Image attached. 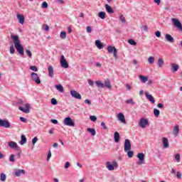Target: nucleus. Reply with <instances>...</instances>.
<instances>
[{
	"instance_id": "f257e3e1",
	"label": "nucleus",
	"mask_w": 182,
	"mask_h": 182,
	"mask_svg": "<svg viewBox=\"0 0 182 182\" xmlns=\"http://www.w3.org/2000/svg\"><path fill=\"white\" fill-rule=\"evenodd\" d=\"M11 39L14 41V46L17 50V52L21 55L24 56L25 55V50H23V46H22V44H21V41L19 40V36L11 35Z\"/></svg>"
},
{
	"instance_id": "f03ea898",
	"label": "nucleus",
	"mask_w": 182,
	"mask_h": 182,
	"mask_svg": "<svg viewBox=\"0 0 182 182\" xmlns=\"http://www.w3.org/2000/svg\"><path fill=\"white\" fill-rule=\"evenodd\" d=\"M60 63L61 68H63L64 69H68V68H69V63H68L66 58H65V55H61Z\"/></svg>"
},
{
	"instance_id": "7ed1b4c3",
	"label": "nucleus",
	"mask_w": 182,
	"mask_h": 182,
	"mask_svg": "<svg viewBox=\"0 0 182 182\" xmlns=\"http://www.w3.org/2000/svg\"><path fill=\"white\" fill-rule=\"evenodd\" d=\"M107 49L109 53H113L114 58L115 59H117V49H116L115 47H113L112 46H108Z\"/></svg>"
},
{
	"instance_id": "20e7f679",
	"label": "nucleus",
	"mask_w": 182,
	"mask_h": 182,
	"mask_svg": "<svg viewBox=\"0 0 182 182\" xmlns=\"http://www.w3.org/2000/svg\"><path fill=\"white\" fill-rule=\"evenodd\" d=\"M106 166H107V168H108V170L113 171V170H114V168H117L118 165H117V162L116 161H113L112 164V163H110V161H107L106 164Z\"/></svg>"
},
{
	"instance_id": "39448f33",
	"label": "nucleus",
	"mask_w": 182,
	"mask_h": 182,
	"mask_svg": "<svg viewBox=\"0 0 182 182\" xmlns=\"http://www.w3.org/2000/svg\"><path fill=\"white\" fill-rule=\"evenodd\" d=\"M31 79L33 82H35L36 85H41V78H39V75L36 73H31Z\"/></svg>"
},
{
	"instance_id": "423d86ee",
	"label": "nucleus",
	"mask_w": 182,
	"mask_h": 182,
	"mask_svg": "<svg viewBox=\"0 0 182 182\" xmlns=\"http://www.w3.org/2000/svg\"><path fill=\"white\" fill-rule=\"evenodd\" d=\"M64 124H65V126H70V127H75V122L72 121V118H70V117H68L65 118Z\"/></svg>"
},
{
	"instance_id": "0eeeda50",
	"label": "nucleus",
	"mask_w": 182,
	"mask_h": 182,
	"mask_svg": "<svg viewBox=\"0 0 182 182\" xmlns=\"http://www.w3.org/2000/svg\"><path fill=\"white\" fill-rule=\"evenodd\" d=\"M0 127L9 129V127H11V123H9L6 119H0Z\"/></svg>"
},
{
	"instance_id": "6e6552de",
	"label": "nucleus",
	"mask_w": 182,
	"mask_h": 182,
	"mask_svg": "<svg viewBox=\"0 0 182 182\" xmlns=\"http://www.w3.org/2000/svg\"><path fill=\"white\" fill-rule=\"evenodd\" d=\"M139 127L144 129L146 126H149V121L144 118H141L139 122Z\"/></svg>"
},
{
	"instance_id": "1a4fd4ad",
	"label": "nucleus",
	"mask_w": 182,
	"mask_h": 182,
	"mask_svg": "<svg viewBox=\"0 0 182 182\" xmlns=\"http://www.w3.org/2000/svg\"><path fill=\"white\" fill-rule=\"evenodd\" d=\"M8 145L11 149H14L17 151H20L21 150V147H19V146H18V144H16V142L15 141H9Z\"/></svg>"
},
{
	"instance_id": "9d476101",
	"label": "nucleus",
	"mask_w": 182,
	"mask_h": 182,
	"mask_svg": "<svg viewBox=\"0 0 182 182\" xmlns=\"http://www.w3.org/2000/svg\"><path fill=\"white\" fill-rule=\"evenodd\" d=\"M70 93L71 96L75 99H77L78 100H82V95L79 92H77V91L71 90Z\"/></svg>"
},
{
	"instance_id": "9b49d317",
	"label": "nucleus",
	"mask_w": 182,
	"mask_h": 182,
	"mask_svg": "<svg viewBox=\"0 0 182 182\" xmlns=\"http://www.w3.org/2000/svg\"><path fill=\"white\" fill-rule=\"evenodd\" d=\"M124 150V151H129V150H132V143H130L129 139H125Z\"/></svg>"
},
{
	"instance_id": "f8f14e48",
	"label": "nucleus",
	"mask_w": 182,
	"mask_h": 182,
	"mask_svg": "<svg viewBox=\"0 0 182 182\" xmlns=\"http://www.w3.org/2000/svg\"><path fill=\"white\" fill-rule=\"evenodd\" d=\"M172 22H173V25L179 29V31H181L182 32V24L180 21H178L177 18H172Z\"/></svg>"
},
{
	"instance_id": "ddd939ff",
	"label": "nucleus",
	"mask_w": 182,
	"mask_h": 182,
	"mask_svg": "<svg viewBox=\"0 0 182 182\" xmlns=\"http://www.w3.org/2000/svg\"><path fill=\"white\" fill-rule=\"evenodd\" d=\"M137 158L139 159V161L137 162V164L139 166H141V164H143L144 163V154L143 153H139L137 154Z\"/></svg>"
},
{
	"instance_id": "4468645a",
	"label": "nucleus",
	"mask_w": 182,
	"mask_h": 182,
	"mask_svg": "<svg viewBox=\"0 0 182 182\" xmlns=\"http://www.w3.org/2000/svg\"><path fill=\"white\" fill-rule=\"evenodd\" d=\"M18 109H19V110H21L23 113H29V112L31 111L29 104H26L25 105V108H23L22 107H19Z\"/></svg>"
},
{
	"instance_id": "2eb2a0df",
	"label": "nucleus",
	"mask_w": 182,
	"mask_h": 182,
	"mask_svg": "<svg viewBox=\"0 0 182 182\" xmlns=\"http://www.w3.org/2000/svg\"><path fill=\"white\" fill-rule=\"evenodd\" d=\"M17 19L18 20L19 23L21 25L25 23V16H23V15L17 14Z\"/></svg>"
},
{
	"instance_id": "dca6fc26",
	"label": "nucleus",
	"mask_w": 182,
	"mask_h": 182,
	"mask_svg": "<svg viewBox=\"0 0 182 182\" xmlns=\"http://www.w3.org/2000/svg\"><path fill=\"white\" fill-rule=\"evenodd\" d=\"M145 96L146 99H148V100H149V102H151L153 105L156 103V100H154V97H153V95H149V92H145Z\"/></svg>"
},
{
	"instance_id": "f3484780",
	"label": "nucleus",
	"mask_w": 182,
	"mask_h": 182,
	"mask_svg": "<svg viewBox=\"0 0 182 182\" xmlns=\"http://www.w3.org/2000/svg\"><path fill=\"white\" fill-rule=\"evenodd\" d=\"M162 144L164 146V149H168V139L166 138V137H163L162 138Z\"/></svg>"
},
{
	"instance_id": "a211bd4d",
	"label": "nucleus",
	"mask_w": 182,
	"mask_h": 182,
	"mask_svg": "<svg viewBox=\"0 0 182 182\" xmlns=\"http://www.w3.org/2000/svg\"><path fill=\"white\" fill-rule=\"evenodd\" d=\"M118 120L122 123L126 124V118L124 117V114L123 113L118 114Z\"/></svg>"
},
{
	"instance_id": "6ab92c4d",
	"label": "nucleus",
	"mask_w": 182,
	"mask_h": 182,
	"mask_svg": "<svg viewBox=\"0 0 182 182\" xmlns=\"http://www.w3.org/2000/svg\"><path fill=\"white\" fill-rule=\"evenodd\" d=\"M104 87H107V89H112V85L110 84L109 79H106L105 80Z\"/></svg>"
},
{
	"instance_id": "aec40b11",
	"label": "nucleus",
	"mask_w": 182,
	"mask_h": 182,
	"mask_svg": "<svg viewBox=\"0 0 182 182\" xmlns=\"http://www.w3.org/2000/svg\"><path fill=\"white\" fill-rule=\"evenodd\" d=\"M165 38L168 42H170L171 43H173L174 42V38L170 34H166Z\"/></svg>"
},
{
	"instance_id": "412c9836",
	"label": "nucleus",
	"mask_w": 182,
	"mask_h": 182,
	"mask_svg": "<svg viewBox=\"0 0 182 182\" xmlns=\"http://www.w3.org/2000/svg\"><path fill=\"white\" fill-rule=\"evenodd\" d=\"M114 139L115 143H119V140H120V134L119 132H115L114 134Z\"/></svg>"
},
{
	"instance_id": "4be33fe9",
	"label": "nucleus",
	"mask_w": 182,
	"mask_h": 182,
	"mask_svg": "<svg viewBox=\"0 0 182 182\" xmlns=\"http://www.w3.org/2000/svg\"><path fill=\"white\" fill-rule=\"evenodd\" d=\"M105 9L108 14H114V11L109 4H105Z\"/></svg>"
},
{
	"instance_id": "5701e85b",
	"label": "nucleus",
	"mask_w": 182,
	"mask_h": 182,
	"mask_svg": "<svg viewBox=\"0 0 182 182\" xmlns=\"http://www.w3.org/2000/svg\"><path fill=\"white\" fill-rule=\"evenodd\" d=\"M180 132V128L178 125H176L173 130V134L174 136H178V132Z\"/></svg>"
},
{
	"instance_id": "b1692460",
	"label": "nucleus",
	"mask_w": 182,
	"mask_h": 182,
	"mask_svg": "<svg viewBox=\"0 0 182 182\" xmlns=\"http://www.w3.org/2000/svg\"><path fill=\"white\" fill-rule=\"evenodd\" d=\"M21 174H25V170L18 169V170L16 171L15 176H16V177H20Z\"/></svg>"
},
{
	"instance_id": "393cba45",
	"label": "nucleus",
	"mask_w": 182,
	"mask_h": 182,
	"mask_svg": "<svg viewBox=\"0 0 182 182\" xmlns=\"http://www.w3.org/2000/svg\"><path fill=\"white\" fill-rule=\"evenodd\" d=\"M95 45L98 49H102L103 48V43H102V42H100L99 40L95 41Z\"/></svg>"
},
{
	"instance_id": "a878e982",
	"label": "nucleus",
	"mask_w": 182,
	"mask_h": 182,
	"mask_svg": "<svg viewBox=\"0 0 182 182\" xmlns=\"http://www.w3.org/2000/svg\"><path fill=\"white\" fill-rule=\"evenodd\" d=\"M48 75L50 77H53V67H52V65L48 67Z\"/></svg>"
},
{
	"instance_id": "bb28decb",
	"label": "nucleus",
	"mask_w": 182,
	"mask_h": 182,
	"mask_svg": "<svg viewBox=\"0 0 182 182\" xmlns=\"http://www.w3.org/2000/svg\"><path fill=\"white\" fill-rule=\"evenodd\" d=\"M87 132L91 133L92 136H96V130H95V129L87 128Z\"/></svg>"
},
{
	"instance_id": "cd10ccee",
	"label": "nucleus",
	"mask_w": 182,
	"mask_h": 182,
	"mask_svg": "<svg viewBox=\"0 0 182 182\" xmlns=\"http://www.w3.org/2000/svg\"><path fill=\"white\" fill-rule=\"evenodd\" d=\"M25 143H26V136H25V135H21V139L20 141V144H21V146H23V144H25Z\"/></svg>"
},
{
	"instance_id": "c85d7f7f",
	"label": "nucleus",
	"mask_w": 182,
	"mask_h": 182,
	"mask_svg": "<svg viewBox=\"0 0 182 182\" xmlns=\"http://www.w3.org/2000/svg\"><path fill=\"white\" fill-rule=\"evenodd\" d=\"M95 85H97V87L105 88V84L102 81H95Z\"/></svg>"
},
{
	"instance_id": "c756f323",
	"label": "nucleus",
	"mask_w": 182,
	"mask_h": 182,
	"mask_svg": "<svg viewBox=\"0 0 182 182\" xmlns=\"http://www.w3.org/2000/svg\"><path fill=\"white\" fill-rule=\"evenodd\" d=\"M157 65L159 68H163V65H164V60H163V58H159L158 60Z\"/></svg>"
},
{
	"instance_id": "7c9ffc66",
	"label": "nucleus",
	"mask_w": 182,
	"mask_h": 182,
	"mask_svg": "<svg viewBox=\"0 0 182 182\" xmlns=\"http://www.w3.org/2000/svg\"><path fill=\"white\" fill-rule=\"evenodd\" d=\"M55 89H57V90H58V92L63 93V86H62V85H55Z\"/></svg>"
},
{
	"instance_id": "2f4dec72",
	"label": "nucleus",
	"mask_w": 182,
	"mask_h": 182,
	"mask_svg": "<svg viewBox=\"0 0 182 182\" xmlns=\"http://www.w3.org/2000/svg\"><path fill=\"white\" fill-rule=\"evenodd\" d=\"M139 79L143 82V83H146L147 80H149V77L144 76V75H140Z\"/></svg>"
},
{
	"instance_id": "473e14b6",
	"label": "nucleus",
	"mask_w": 182,
	"mask_h": 182,
	"mask_svg": "<svg viewBox=\"0 0 182 182\" xmlns=\"http://www.w3.org/2000/svg\"><path fill=\"white\" fill-rule=\"evenodd\" d=\"M98 16L101 19H105L106 18V13L104 11H101L98 14Z\"/></svg>"
},
{
	"instance_id": "72a5a7b5",
	"label": "nucleus",
	"mask_w": 182,
	"mask_h": 182,
	"mask_svg": "<svg viewBox=\"0 0 182 182\" xmlns=\"http://www.w3.org/2000/svg\"><path fill=\"white\" fill-rule=\"evenodd\" d=\"M171 67L173 69V72H177V70H178V65L172 63Z\"/></svg>"
},
{
	"instance_id": "f704fd0d",
	"label": "nucleus",
	"mask_w": 182,
	"mask_h": 182,
	"mask_svg": "<svg viewBox=\"0 0 182 182\" xmlns=\"http://www.w3.org/2000/svg\"><path fill=\"white\" fill-rule=\"evenodd\" d=\"M148 62L150 65H153L154 63V57L150 56L148 59Z\"/></svg>"
},
{
	"instance_id": "c9c22d12",
	"label": "nucleus",
	"mask_w": 182,
	"mask_h": 182,
	"mask_svg": "<svg viewBox=\"0 0 182 182\" xmlns=\"http://www.w3.org/2000/svg\"><path fill=\"white\" fill-rule=\"evenodd\" d=\"M154 114L156 117H159V116H160V111L157 109H154Z\"/></svg>"
},
{
	"instance_id": "e433bc0d",
	"label": "nucleus",
	"mask_w": 182,
	"mask_h": 182,
	"mask_svg": "<svg viewBox=\"0 0 182 182\" xmlns=\"http://www.w3.org/2000/svg\"><path fill=\"white\" fill-rule=\"evenodd\" d=\"M128 43H129V45H133L134 46H136V45H137V43H136V41H134V40L133 39H129L128 41Z\"/></svg>"
},
{
	"instance_id": "4c0bfd02",
	"label": "nucleus",
	"mask_w": 182,
	"mask_h": 182,
	"mask_svg": "<svg viewBox=\"0 0 182 182\" xmlns=\"http://www.w3.org/2000/svg\"><path fill=\"white\" fill-rule=\"evenodd\" d=\"M0 180L1 181H5L6 180V175H5V173H1Z\"/></svg>"
},
{
	"instance_id": "58836bf2",
	"label": "nucleus",
	"mask_w": 182,
	"mask_h": 182,
	"mask_svg": "<svg viewBox=\"0 0 182 182\" xmlns=\"http://www.w3.org/2000/svg\"><path fill=\"white\" fill-rule=\"evenodd\" d=\"M61 39H66V32L62 31L60 34Z\"/></svg>"
},
{
	"instance_id": "ea45409f",
	"label": "nucleus",
	"mask_w": 182,
	"mask_h": 182,
	"mask_svg": "<svg viewBox=\"0 0 182 182\" xmlns=\"http://www.w3.org/2000/svg\"><path fill=\"white\" fill-rule=\"evenodd\" d=\"M134 154V152H133V151L129 150L127 152V156H128V157H129V159H132V157H133Z\"/></svg>"
},
{
	"instance_id": "a19ab883",
	"label": "nucleus",
	"mask_w": 182,
	"mask_h": 182,
	"mask_svg": "<svg viewBox=\"0 0 182 182\" xmlns=\"http://www.w3.org/2000/svg\"><path fill=\"white\" fill-rule=\"evenodd\" d=\"M127 105H134V102H133V99L127 100L125 101Z\"/></svg>"
},
{
	"instance_id": "79ce46f5",
	"label": "nucleus",
	"mask_w": 182,
	"mask_h": 182,
	"mask_svg": "<svg viewBox=\"0 0 182 182\" xmlns=\"http://www.w3.org/2000/svg\"><path fill=\"white\" fill-rule=\"evenodd\" d=\"M9 161H10L11 163H15V155L11 154V155L10 156Z\"/></svg>"
},
{
	"instance_id": "37998d69",
	"label": "nucleus",
	"mask_w": 182,
	"mask_h": 182,
	"mask_svg": "<svg viewBox=\"0 0 182 182\" xmlns=\"http://www.w3.org/2000/svg\"><path fill=\"white\" fill-rule=\"evenodd\" d=\"M30 70H33V72H38V67L35 65L31 66Z\"/></svg>"
},
{
	"instance_id": "c03bdc74",
	"label": "nucleus",
	"mask_w": 182,
	"mask_h": 182,
	"mask_svg": "<svg viewBox=\"0 0 182 182\" xmlns=\"http://www.w3.org/2000/svg\"><path fill=\"white\" fill-rule=\"evenodd\" d=\"M26 53L28 55V58H32V52H31L30 50L26 49Z\"/></svg>"
},
{
	"instance_id": "a18cd8bd",
	"label": "nucleus",
	"mask_w": 182,
	"mask_h": 182,
	"mask_svg": "<svg viewBox=\"0 0 182 182\" xmlns=\"http://www.w3.org/2000/svg\"><path fill=\"white\" fill-rule=\"evenodd\" d=\"M51 104L53 105H58V100H56V99H55V98H52L51 99Z\"/></svg>"
},
{
	"instance_id": "49530a36",
	"label": "nucleus",
	"mask_w": 182,
	"mask_h": 182,
	"mask_svg": "<svg viewBox=\"0 0 182 182\" xmlns=\"http://www.w3.org/2000/svg\"><path fill=\"white\" fill-rule=\"evenodd\" d=\"M90 119L92 122H96V120H97V118L96 117V116L92 115V116H90Z\"/></svg>"
},
{
	"instance_id": "de8ad7c7",
	"label": "nucleus",
	"mask_w": 182,
	"mask_h": 182,
	"mask_svg": "<svg viewBox=\"0 0 182 182\" xmlns=\"http://www.w3.org/2000/svg\"><path fill=\"white\" fill-rule=\"evenodd\" d=\"M119 20L122 22V23H124V22H126V18H124V16H123V15H121L119 16Z\"/></svg>"
},
{
	"instance_id": "09e8293b",
	"label": "nucleus",
	"mask_w": 182,
	"mask_h": 182,
	"mask_svg": "<svg viewBox=\"0 0 182 182\" xmlns=\"http://www.w3.org/2000/svg\"><path fill=\"white\" fill-rule=\"evenodd\" d=\"M43 29H44V31H49V26H48V24H43Z\"/></svg>"
},
{
	"instance_id": "8fccbe9b",
	"label": "nucleus",
	"mask_w": 182,
	"mask_h": 182,
	"mask_svg": "<svg viewBox=\"0 0 182 182\" xmlns=\"http://www.w3.org/2000/svg\"><path fill=\"white\" fill-rule=\"evenodd\" d=\"M10 53H11L12 55H14V53H15V48H14V46H11L10 47Z\"/></svg>"
},
{
	"instance_id": "3c124183",
	"label": "nucleus",
	"mask_w": 182,
	"mask_h": 182,
	"mask_svg": "<svg viewBox=\"0 0 182 182\" xmlns=\"http://www.w3.org/2000/svg\"><path fill=\"white\" fill-rule=\"evenodd\" d=\"M175 159L176 160V161L178 163H180V154H177L176 156H175Z\"/></svg>"
},
{
	"instance_id": "603ef678",
	"label": "nucleus",
	"mask_w": 182,
	"mask_h": 182,
	"mask_svg": "<svg viewBox=\"0 0 182 182\" xmlns=\"http://www.w3.org/2000/svg\"><path fill=\"white\" fill-rule=\"evenodd\" d=\"M42 8H43L44 9H46L48 8V3L46 1L43 2Z\"/></svg>"
},
{
	"instance_id": "864d4df0",
	"label": "nucleus",
	"mask_w": 182,
	"mask_h": 182,
	"mask_svg": "<svg viewBox=\"0 0 182 182\" xmlns=\"http://www.w3.org/2000/svg\"><path fill=\"white\" fill-rule=\"evenodd\" d=\"M101 126H102V127H103V129H104V130H107V127L106 126V124H105L104 122H102L101 123Z\"/></svg>"
},
{
	"instance_id": "5fc2aeb1",
	"label": "nucleus",
	"mask_w": 182,
	"mask_h": 182,
	"mask_svg": "<svg viewBox=\"0 0 182 182\" xmlns=\"http://www.w3.org/2000/svg\"><path fill=\"white\" fill-rule=\"evenodd\" d=\"M87 32H88V33H92V27L88 26H87Z\"/></svg>"
},
{
	"instance_id": "6e6d98bb",
	"label": "nucleus",
	"mask_w": 182,
	"mask_h": 182,
	"mask_svg": "<svg viewBox=\"0 0 182 182\" xmlns=\"http://www.w3.org/2000/svg\"><path fill=\"white\" fill-rule=\"evenodd\" d=\"M69 167H70V163L68 161L65 162V168H69Z\"/></svg>"
},
{
	"instance_id": "4d7b16f0",
	"label": "nucleus",
	"mask_w": 182,
	"mask_h": 182,
	"mask_svg": "<svg viewBox=\"0 0 182 182\" xmlns=\"http://www.w3.org/2000/svg\"><path fill=\"white\" fill-rule=\"evenodd\" d=\"M50 157H52V152L50 151H48V156H47V160L49 161Z\"/></svg>"
},
{
	"instance_id": "13d9d810",
	"label": "nucleus",
	"mask_w": 182,
	"mask_h": 182,
	"mask_svg": "<svg viewBox=\"0 0 182 182\" xmlns=\"http://www.w3.org/2000/svg\"><path fill=\"white\" fill-rule=\"evenodd\" d=\"M36 141H38V137L35 136L33 139H32V143L33 144H36Z\"/></svg>"
},
{
	"instance_id": "bf43d9fd",
	"label": "nucleus",
	"mask_w": 182,
	"mask_h": 182,
	"mask_svg": "<svg viewBox=\"0 0 182 182\" xmlns=\"http://www.w3.org/2000/svg\"><path fill=\"white\" fill-rule=\"evenodd\" d=\"M155 35L157 38H160V36H161V33H160V31H156L155 32Z\"/></svg>"
},
{
	"instance_id": "052dcab7",
	"label": "nucleus",
	"mask_w": 182,
	"mask_h": 182,
	"mask_svg": "<svg viewBox=\"0 0 182 182\" xmlns=\"http://www.w3.org/2000/svg\"><path fill=\"white\" fill-rule=\"evenodd\" d=\"M88 84H89L90 86H93V85H95V82H94L93 80H88Z\"/></svg>"
},
{
	"instance_id": "680f3d73",
	"label": "nucleus",
	"mask_w": 182,
	"mask_h": 182,
	"mask_svg": "<svg viewBox=\"0 0 182 182\" xmlns=\"http://www.w3.org/2000/svg\"><path fill=\"white\" fill-rule=\"evenodd\" d=\"M157 107L159 108V109H163V107H164V105L161 104V103H159Z\"/></svg>"
},
{
	"instance_id": "e2e57ef3",
	"label": "nucleus",
	"mask_w": 182,
	"mask_h": 182,
	"mask_svg": "<svg viewBox=\"0 0 182 182\" xmlns=\"http://www.w3.org/2000/svg\"><path fill=\"white\" fill-rule=\"evenodd\" d=\"M176 176H177V178H178V179L181 178V172H177Z\"/></svg>"
},
{
	"instance_id": "0e129e2a",
	"label": "nucleus",
	"mask_w": 182,
	"mask_h": 182,
	"mask_svg": "<svg viewBox=\"0 0 182 182\" xmlns=\"http://www.w3.org/2000/svg\"><path fill=\"white\" fill-rule=\"evenodd\" d=\"M20 120L21 122H23V123H26V119H25L24 117H21Z\"/></svg>"
},
{
	"instance_id": "69168bd1",
	"label": "nucleus",
	"mask_w": 182,
	"mask_h": 182,
	"mask_svg": "<svg viewBox=\"0 0 182 182\" xmlns=\"http://www.w3.org/2000/svg\"><path fill=\"white\" fill-rule=\"evenodd\" d=\"M85 103H87V105H92V102H90V100H89L88 99L85 100Z\"/></svg>"
},
{
	"instance_id": "338daca9",
	"label": "nucleus",
	"mask_w": 182,
	"mask_h": 182,
	"mask_svg": "<svg viewBox=\"0 0 182 182\" xmlns=\"http://www.w3.org/2000/svg\"><path fill=\"white\" fill-rule=\"evenodd\" d=\"M126 87L128 90H130L132 89V86H130V84H126Z\"/></svg>"
},
{
	"instance_id": "774afa93",
	"label": "nucleus",
	"mask_w": 182,
	"mask_h": 182,
	"mask_svg": "<svg viewBox=\"0 0 182 182\" xmlns=\"http://www.w3.org/2000/svg\"><path fill=\"white\" fill-rule=\"evenodd\" d=\"M51 123H53V124H58V121L56 119H51Z\"/></svg>"
}]
</instances>
